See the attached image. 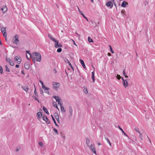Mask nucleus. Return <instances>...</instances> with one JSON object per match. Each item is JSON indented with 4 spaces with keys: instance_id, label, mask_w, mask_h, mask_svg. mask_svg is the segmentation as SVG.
Masks as SVG:
<instances>
[{
    "instance_id": "obj_20",
    "label": "nucleus",
    "mask_w": 155,
    "mask_h": 155,
    "mask_svg": "<svg viewBox=\"0 0 155 155\" xmlns=\"http://www.w3.org/2000/svg\"><path fill=\"white\" fill-rule=\"evenodd\" d=\"M43 109L45 112V113L47 114L48 115L49 114V113L48 112L47 109L44 106L43 107Z\"/></svg>"
},
{
    "instance_id": "obj_6",
    "label": "nucleus",
    "mask_w": 155,
    "mask_h": 155,
    "mask_svg": "<svg viewBox=\"0 0 155 155\" xmlns=\"http://www.w3.org/2000/svg\"><path fill=\"white\" fill-rule=\"evenodd\" d=\"M42 119L43 120L45 121L46 124H50V120L49 119H48L47 116H43L42 117Z\"/></svg>"
},
{
    "instance_id": "obj_50",
    "label": "nucleus",
    "mask_w": 155,
    "mask_h": 155,
    "mask_svg": "<svg viewBox=\"0 0 155 155\" xmlns=\"http://www.w3.org/2000/svg\"><path fill=\"white\" fill-rule=\"evenodd\" d=\"M33 98L35 100L37 101V100H38V99L35 96H33Z\"/></svg>"
},
{
    "instance_id": "obj_15",
    "label": "nucleus",
    "mask_w": 155,
    "mask_h": 155,
    "mask_svg": "<svg viewBox=\"0 0 155 155\" xmlns=\"http://www.w3.org/2000/svg\"><path fill=\"white\" fill-rule=\"evenodd\" d=\"M62 104H60V106L61 107V110L62 112L65 113V110L64 109V107L62 105Z\"/></svg>"
},
{
    "instance_id": "obj_26",
    "label": "nucleus",
    "mask_w": 155,
    "mask_h": 155,
    "mask_svg": "<svg viewBox=\"0 0 155 155\" xmlns=\"http://www.w3.org/2000/svg\"><path fill=\"white\" fill-rule=\"evenodd\" d=\"M53 106L54 107H56L59 110V109L58 107V106H57V104H56L55 102H53Z\"/></svg>"
},
{
    "instance_id": "obj_21",
    "label": "nucleus",
    "mask_w": 155,
    "mask_h": 155,
    "mask_svg": "<svg viewBox=\"0 0 155 155\" xmlns=\"http://www.w3.org/2000/svg\"><path fill=\"white\" fill-rule=\"evenodd\" d=\"M69 112L71 116L72 115V112L73 111V109L71 106H70L69 107Z\"/></svg>"
},
{
    "instance_id": "obj_22",
    "label": "nucleus",
    "mask_w": 155,
    "mask_h": 155,
    "mask_svg": "<svg viewBox=\"0 0 155 155\" xmlns=\"http://www.w3.org/2000/svg\"><path fill=\"white\" fill-rule=\"evenodd\" d=\"M118 127L119 129L122 131V132L123 133L124 135L126 137H127V135L123 131L122 129L121 128L119 125H118Z\"/></svg>"
},
{
    "instance_id": "obj_4",
    "label": "nucleus",
    "mask_w": 155,
    "mask_h": 155,
    "mask_svg": "<svg viewBox=\"0 0 155 155\" xmlns=\"http://www.w3.org/2000/svg\"><path fill=\"white\" fill-rule=\"evenodd\" d=\"M54 42H55L54 46L56 48H58L59 47H62V45L61 44H59L58 41L56 40Z\"/></svg>"
},
{
    "instance_id": "obj_49",
    "label": "nucleus",
    "mask_w": 155,
    "mask_h": 155,
    "mask_svg": "<svg viewBox=\"0 0 155 155\" xmlns=\"http://www.w3.org/2000/svg\"><path fill=\"white\" fill-rule=\"evenodd\" d=\"M117 78L118 79H120V78H121V77L120 75H117Z\"/></svg>"
},
{
    "instance_id": "obj_23",
    "label": "nucleus",
    "mask_w": 155,
    "mask_h": 155,
    "mask_svg": "<svg viewBox=\"0 0 155 155\" xmlns=\"http://www.w3.org/2000/svg\"><path fill=\"white\" fill-rule=\"evenodd\" d=\"M90 142V140L88 138H86V143L87 145L89 147H90V146L89 145V144Z\"/></svg>"
},
{
    "instance_id": "obj_19",
    "label": "nucleus",
    "mask_w": 155,
    "mask_h": 155,
    "mask_svg": "<svg viewBox=\"0 0 155 155\" xmlns=\"http://www.w3.org/2000/svg\"><path fill=\"white\" fill-rule=\"evenodd\" d=\"M48 38L51 40H52L53 41H54L56 40L55 38H53L52 36L50 34H48Z\"/></svg>"
},
{
    "instance_id": "obj_29",
    "label": "nucleus",
    "mask_w": 155,
    "mask_h": 155,
    "mask_svg": "<svg viewBox=\"0 0 155 155\" xmlns=\"http://www.w3.org/2000/svg\"><path fill=\"white\" fill-rule=\"evenodd\" d=\"M1 31L2 33H3V32H6L5 28H2L1 29Z\"/></svg>"
},
{
    "instance_id": "obj_41",
    "label": "nucleus",
    "mask_w": 155,
    "mask_h": 155,
    "mask_svg": "<svg viewBox=\"0 0 155 155\" xmlns=\"http://www.w3.org/2000/svg\"><path fill=\"white\" fill-rule=\"evenodd\" d=\"M49 89V88H48V90H44L45 91H46L45 92L48 94H49V91H48Z\"/></svg>"
},
{
    "instance_id": "obj_43",
    "label": "nucleus",
    "mask_w": 155,
    "mask_h": 155,
    "mask_svg": "<svg viewBox=\"0 0 155 155\" xmlns=\"http://www.w3.org/2000/svg\"><path fill=\"white\" fill-rule=\"evenodd\" d=\"M140 134V135H139V137L141 139V140H143L142 134L140 133V134Z\"/></svg>"
},
{
    "instance_id": "obj_3",
    "label": "nucleus",
    "mask_w": 155,
    "mask_h": 155,
    "mask_svg": "<svg viewBox=\"0 0 155 155\" xmlns=\"http://www.w3.org/2000/svg\"><path fill=\"white\" fill-rule=\"evenodd\" d=\"M15 61H17V63L18 64H19L21 63V58L19 56H17L15 57Z\"/></svg>"
},
{
    "instance_id": "obj_36",
    "label": "nucleus",
    "mask_w": 155,
    "mask_h": 155,
    "mask_svg": "<svg viewBox=\"0 0 155 155\" xmlns=\"http://www.w3.org/2000/svg\"><path fill=\"white\" fill-rule=\"evenodd\" d=\"M84 92L86 94H87L88 93V91L87 89V88H84Z\"/></svg>"
},
{
    "instance_id": "obj_60",
    "label": "nucleus",
    "mask_w": 155,
    "mask_h": 155,
    "mask_svg": "<svg viewBox=\"0 0 155 155\" xmlns=\"http://www.w3.org/2000/svg\"><path fill=\"white\" fill-rule=\"evenodd\" d=\"M125 12V11H121V13L123 15V14H124V13Z\"/></svg>"
},
{
    "instance_id": "obj_45",
    "label": "nucleus",
    "mask_w": 155,
    "mask_h": 155,
    "mask_svg": "<svg viewBox=\"0 0 155 155\" xmlns=\"http://www.w3.org/2000/svg\"><path fill=\"white\" fill-rule=\"evenodd\" d=\"M26 53H27L28 54H29L30 56V55L32 56V54H31L30 53V51H26Z\"/></svg>"
},
{
    "instance_id": "obj_2",
    "label": "nucleus",
    "mask_w": 155,
    "mask_h": 155,
    "mask_svg": "<svg viewBox=\"0 0 155 155\" xmlns=\"http://www.w3.org/2000/svg\"><path fill=\"white\" fill-rule=\"evenodd\" d=\"M53 85L54 86L53 87V89L56 90H58L60 85L59 83L56 82H53Z\"/></svg>"
},
{
    "instance_id": "obj_33",
    "label": "nucleus",
    "mask_w": 155,
    "mask_h": 155,
    "mask_svg": "<svg viewBox=\"0 0 155 155\" xmlns=\"http://www.w3.org/2000/svg\"><path fill=\"white\" fill-rule=\"evenodd\" d=\"M109 47H110V52L112 53H114V51H113V49H112V48L111 47V46L110 45H109Z\"/></svg>"
},
{
    "instance_id": "obj_61",
    "label": "nucleus",
    "mask_w": 155,
    "mask_h": 155,
    "mask_svg": "<svg viewBox=\"0 0 155 155\" xmlns=\"http://www.w3.org/2000/svg\"><path fill=\"white\" fill-rule=\"evenodd\" d=\"M56 120H57V122H58L59 123V119L58 118V119H56Z\"/></svg>"
},
{
    "instance_id": "obj_59",
    "label": "nucleus",
    "mask_w": 155,
    "mask_h": 155,
    "mask_svg": "<svg viewBox=\"0 0 155 155\" xmlns=\"http://www.w3.org/2000/svg\"><path fill=\"white\" fill-rule=\"evenodd\" d=\"M21 73L23 74L24 75H25V74L24 72V71H21Z\"/></svg>"
},
{
    "instance_id": "obj_25",
    "label": "nucleus",
    "mask_w": 155,
    "mask_h": 155,
    "mask_svg": "<svg viewBox=\"0 0 155 155\" xmlns=\"http://www.w3.org/2000/svg\"><path fill=\"white\" fill-rule=\"evenodd\" d=\"M88 41L89 42L91 43V42H93V41L92 39H91L90 37L89 36L88 37Z\"/></svg>"
},
{
    "instance_id": "obj_55",
    "label": "nucleus",
    "mask_w": 155,
    "mask_h": 155,
    "mask_svg": "<svg viewBox=\"0 0 155 155\" xmlns=\"http://www.w3.org/2000/svg\"><path fill=\"white\" fill-rule=\"evenodd\" d=\"M55 117L56 119L59 118V117L58 115V116H55Z\"/></svg>"
},
{
    "instance_id": "obj_12",
    "label": "nucleus",
    "mask_w": 155,
    "mask_h": 155,
    "mask_svg": "<svg viewBox=\"0 0 155 155\" xmlns=\"http://www.w3.org/2000/svg\"><path fill=\"white\" fill-rule=\"evenodd\" d=\"M128 5V3L125 1H124L122 3L121 5V7L123 8H125L126 7V5Z\"/></svg>"
},
{
    "instance_id": "obj_57",
    "label": "nucleus",
    "mask_w": 155,
    "mask_h": 155,
    "mask_svg": "<svg viewBox=\"0 0 155 155\" xmlns=\"http://www.w3.org/2000/svg\"><path fill=\"white\" fill-rule=\"evenodd\" d=\"M19 65H18V64H16V66H15V67H16V68H19Z\"/></svg>"
},
{
    "instance_id": "obj_17",
    "label": "nucleus",
    "mask_w": 155,
    "mask_h": 155,
    "mask_svg": "<svg viewBox=\"0 0 155 155\" xmlns=\"http://www.w3.org/2000/svg\"><path fill=\"white\" fill-rule=\"evenodd\" d=\"M80 62L81 63V64H82V66L83 67V68L84 69H85L86 67L85 64L84 63V61L83 60H81V59H80Z\"/></svg>"
},
{
    "instance_id": "obj_46",
    "label": "nucleus",
    "mask_w": 155,
    "mask_h": 155,
    "mask_svg": "<svg viewBox=\"0 0 155 155\" xmlns=\"http://www.w3.org/2000/svg\"><path fill=\"white\" fill-rule=\"evenodd\" d=\"M58 96H54L53 97V98H54L55 100H56L58 98Z\"/></svg>"
},
{
    "instance_id": "obj_10",
    "label": "nucleus",
    "mask_w": 155,
    "mask_h": 155,
    "mask_svg": "<svg viewBox=\"0 0 155 155\" xmlns=\"http://www.w3.org/2000/svg\"><path fill=\"white\" fill-rule=\"evenodd\" d=\"M42 116V113L41 112H38L37 114V116L38 120H39Z\"/></svg>"
},
{
    "instance_id": "obj_1",
    "label": "nucleus",
    "mask_w": 155,
    "mask_h": 155,
    "mask_svg": "<svg viewBox=\"0 0 155 155\" xmlns=\"http://www.w3.org/2000/svg\"><path fill=\"white\" fill-rule=\"evenodd\" d=\"M30 57L34 62L36 61H37L40 62L41 61V55L39 52H33L32 54V56L30 55Z\"/></svg>"
},
{
    "instance_id": "obj_31",
    "label": "nucleus",
    "mask_w": 155,
    "mask_h": 155,
    "mask_svg": "<svg viewBox=\"0 0 155 155\" xmlns=\"http://www.w3.org/2000/svg\"><path fill=\"white\" fill-rule=\"evenodd\" d=\"M123 75H124L126 78H127V77H128V76H127L126 75V73L125 72V70H124L123 71Z\"/></svg>"
},
{
    "instance_id": "obj_54",
    "label": "nucleus",
    "mask_w": 155,
    "mask_h": 155,
    "mask_svg": "<svg viewBox=\"0 0 155 155\" xmlns=\"http://www.w3.org/2000/svg\"><path fill=\"white\" fill-rule=\"evenodd\" d=\"M94 71L92 72V76H94Z\"/></svg>"
},
{
    "instance_id": "obj_16",
    "label": "nucleus",
    "mask_w": 155,
    "mask_h": 155,
    "mask_svg": "<svg viewBox=\"0 0 155 155\" xmlns=\"http://www.w3.org/2000/svg\"><path fill=\"white\" fill-rule=\"evenodd\" d=\"M21 87L23 89V90L26 92H27L28 91L29 89L28 87V86H21Z\"/></svg>"
},
{
    "instance_id": "obj_8",
    "label": "nucleus",
    "mask_w": 155,
    "mask_h": 155,
    "mask_svg": "<svg viewBox=\"0 0 155 155\" xmlns=\"http://www.w3.org/2000/svg\"><path fill=\"white\" fill-rule=\"evenodd\" d=\"M90 148L91 150L93 151L94 153L96 154V150L94 145L91 144L90 146Z\"/></svg>"
},
{
    "instance_id": "obj_18",
    "label": "nucleus",
    "mask_w": 155,
    "mask_h": 155,
    "mask_svg": "<svg viewBox=\"0 0 155 155\" xmlns=\"http://www.w3.org/2000/svg\"><path fill=\"white\" fill-rule=\"evenodd\" d=\"M40 81V83L42 85V87L43 89H44V90H48V87H45V86L44 85L42 81Z\"/></svg>"
},
{
    "instance_id": "obj_28",
    "label": "nucleus",
    "mask_w": 155,
    "mask_h": 155,
    "mask_svg": "<svg viewBox=\"0 0 155 155\" xmlns=\"http://www.w3.org/2000/svg\"><path fill=\"white\" fill-rule=\"evenodd\" d=\"M105 139L107 140V141L108 142V143H109L110 145V146H111V142H110V140H109L108 139V138H107L106 137H105Z\"/></svg>"
},
{
    "instance_id": "obj_48",
    "label": "nucleus",
    "mask_w": 155,
    "mask_h": 155,
    "mask_svg": "<svg viewBox=\"0 0 155 155\" xmlns=\"http://www.w3.org/2000/svg\"><path fill=\"white\" fill-rule=\"evenodd\" d=\"M88 22H90V21H91L92 23H93V20H89H89H86Z\"/></svg>"
},
{
    "instance_id": "obj_35",
    "label": "nucleus",
    "mask_w": 155,
    "mask_h": 155,
    "mask_svg": "<svg viewBox=\"0 0 155 155\" xmlns=\"http://www.w3.org/2000/svg\"><path fill=\"white\" fill-rule=\"evenodd\" d=\"M62 51V49L61 48H58L57 50V52L58 53L61 52Z\"/></svg>"
},
{
    "instance_id": "obj_24",
    "label": "nucleus",
    "mask_w": 155,
    "mask_h": 155,
    "mask_svg": "<svg viewBox=\"0 0 155 155\" xmlns=\"http://www.w3.org/2000/svg\"><path fill=\"white\" fill-rule=\"evenodd\" d=\"M51 117L52 118V120L54 121V124L56 126H57L58 127V125L57 124V123L56 122V121H55L54 118V117L52 115H51Z\"/></svg>"
},
{
    "instance_id": "obj_63",
    "label": "nucleus",
    "mask_w": 155,
    "mask_h": 155,
    "mask_svg": "<svg viewBox=\"0 0 155 155\" xmlns=\"http://www.w3.org/2000/svg\"><path fill=\"white\" fill-rule=\"evenodd\" d=\"M21 85V84H20V83H18V86H20Z\"/></svg>"
},
{
    "instance_id": "obj_53",
    "label": "nucleus",
    "mask_w": 155,
    "mask_h": 155,
    "mask_svg": "<svg viewBox=\"0 0 155 155\" xmlns=\"http://www.w3.org/2000/svg\"><path fill=\"white\" fill-rule=\"evenodd\" d=\"M40 93H41V94H43V90L42 89L41 90Z\"/></svg>"
},
{
    "instance_id": "obj_52",
    "label": "nucleus",
    "mask_w": 155,
    "mask_h": 155,
    "mask_svg": "<svg viewBox=\"0 0 155 155\" xmlns=\"http://www.w3.org/2000/svg\"><path fill=\"white\" fill-rule=\"evenodd\" d=\"M58 114L56 113H55L54 114V117H55V116H58Z\"/></svg>"
},
{
    "instance_id": "obj_64",
    "label": "nucleus",
    "mask_w": 155,
    "mask_h": 155,
    "mask_svg": "<svg viewBox=\"0 0 155 155\" xmlns=\"http://www.w3.org/2000/svg\"><path fill=\"white\" fill-rule=\"evenodd\" d=\"M0 45H2V43L1 41H0Z\"/></svg>"
},
{
    "instance_id": "obj_51",
    "label": "nucleus",
    "mask_w": 155,
    "mask_h": 155,
    "mask_svg": "<svg viewBox=\"0 0 155 155\" xmlns=\"http://www.w3.org/2000/svg\"><path fill=\"white\" fill-rule=\"evenodd\" d=\"M69 66L71 67V68L72 69L73 71H74V68H73V66H72L71 64H70V65H69Z\"/></svg>"
},
{
    "instance_id": "obj_27",
    "label": "nucleus",
    "mask_w": 155,
    "mask_h": 155,
    "mask_svg": "<svg viewBox=\"0 0 155 155\" xmlns=\"http://www.w3.org/2000/svg\"><path fill=\"white\" fill-rule=\"evenodd\" d=\"M57 102L58 103V104H59L60 105V104H62V103H60V101H61V99H60L59 97H58L56 100Z\"/></svg>"
},
{
    "instance_id": "obj_62",
    "label": "nucleus",
    "mask_w": 155,
    "mask_h": 155,
    "mask_svg": "<svg viewBox=\"0 0 155 155\" xmlns=\"http://www.w3.org/2000/svg\"><path fill=\"white\" fill-rule=\"evenodd\" d=\"M114 3V5L116 7V3H115L114 2V3Z\"/></svg>"
},
{
    "instance_id": "obj_11",
    "label": "nucleus",
    "mask_w": 155,
    "mask_h": 155,
    "mask_svg": "<svg viewBox=\"0 0 155 155\" xmlns=\"http://www.w3.org/2000/svg\"><path fill=\"white\" fill-rule=\"evenodd\" d=\"M6 59L7 61L8 62L10 65L12 66H13L14 65V63L12 60L11 59L8 58V59H7L6 58Z\"/></svg>"
},
{
    "instance_id": "obj_9",
    "label": "nucleus",
    "mask_w": 155,
    "mask_h": 155,
    "mask_svg": "<svg viewBox=\"0 0 155 155\" xmlns=\"http://www.w3.org/2000/svg\"><path fill=\"white\" fill-rule=\"evenodd\" d=\"M1 10L2 11L3 13H5L7 12L8 10L7 8L5 5L3 6Z\"/></svg>"
},
{
    "instance_id": "obj_7",
    "label": "nucleus",
    "mask_w": 155,
    "mask_h": 155,
    "mask_svg": "<svg viewBox=\"0 0 155 155\" xmlns=\"http://www.w3.org/2000/svg\"><path fill=\"white\" fill-rule=\"evenodd\" d=\"M106 5L107 7H110V8H112L113 7V4L111 2L109 1L106 3Z\"/></svg>"
},
{
    "instance_id": "obj_5",
    "label": "nucleus",
    "mask_w": 155,
    "mask_h": 155,
    "mask_svg": "<svg viewBox=\"0 0 155 155\" xmlns=\"http://www.w3.org/2000/svg\"><path fill=\"white\" fill-rule=\"evenodd\" d=\"M15 39L13 40V42L14 44H16L17 45L19 41L18 40V35H16L15 36Z\"/></svg>"
},
{
    "instance_id": "obj_40",
    "label": "nucleus",
    "mask_w": 155,
    "mask_h": 155,
    "mask_svg": "<svg viewBox=\"0 0 155 155\" xmlns=\"http://www.w3.org/2000/svg\"><path fill=\"white\" fill-rule=\"evenodd\" d=\"M53 131L56 133V134H58V130L55 128H54L53 129Z\"/></svg>"
},
{
    "instance_id": "obj_58",
    "label": "nucleus",
    "mask_w": 155,
    "mask_h": 155,
    "mask_svg": "<svg viewBox=\"0 0 155 155\" xmlns=\"http://www.w3.org/2000/svg\"><path fill=\"white\" fill-rule=\"evenodd\" d=\"M72 41H73V42L74 44L75 45L77 46L76 45V44H75V42L74 41V40H72Z\"/></svg>"
},
{
    "instance_id": "obj_37",
    "label": "nucleus",
    "mask_w": 155,
    "mask_h": 155,
    "mask_svg": "<svg viewBox=\"0 0 155 155\" xmlns=\"http://www.w3.org/2000/svg\"><path fill=\"white\" fill-rule=\"evenodd\" d=\"M91 78H92V79L93 82H95L94 76H92Z\"/></svg>"
},
{
    "instance_id": "obj_42",
    "label": "nucleus",
    "mask_w": 155,
    "mask_h": 155,
    "mask_svg": "<svg viewBox=\"0 0 155 155\" xmlns=\"http://www.w3.org/2000/svg\"><path fill=\"white\" fill-rule=\"evenodd\" d=\"M3 35L4 37H5L6 38V36H7V33H6V32H3Z\"/></svg>"
},
{
    "instance_id": "obj_39",
    "label": "nucleus",
    "mask_w": 155,
    "mask_h": 155,
    "mask_svg": "<svg viewBox=\"0 0 155 155\" xmlns=\"http://www.w3.org/2000/svg\"><path fill=\"white\" fill-rule=\"evenodd\" d=\"M3 72V69L1 66L0 67V73L2 74Z\"/></svg>"
},
{
    "instance_id": "obj_38",
    "label": "nucleus",
    "mask_w": 155,
    "mask_h": 155,
    "mask_svg": "<svg viewBox=\"0 0 155 155\" xmlns=\"http://www.w3.org/2000/svg\"><path fill=\"white\" fill-rule=\"evenodd\" d=\"M80 14L82 15L86 19H87V18L85 17V16L84 15L83 13L82 12L81 13H80Z\"/></svg>"
},
{
    "instance_id": "obj_47",
    "label": "nucleus",
    "mask_w": 155,
    "mask_h": 155,
    "mask_svg": "<svg viewBox=\"0 0 155 155\" xmlns=\"http://www.w3.org/2000/svg\"><path fill=\"white\" fill-rule=\"evenodd\" d=\"M66 62L69 65H70V64H71L69 61L68 59H67Z\"/></svg>"
},
{
    "instance_id": "obj_34",
    "label": "nucleus",
    "mask_w": 155,
    "mask_h": 155,
    "mask_svg": "<svg viewBox=\"0 0 155 155\" xmlns=\"http://www.w3.org/2000/svg\"><path fill=\"white\" fill-rule=\"evenodd\" d=\"M5 67L6 68V71H7L8 72H10V70L8 68L7 66L6 65L5 66Z\"/></svg>"
},
{
    "instance_id": "obj_30",
    "label": "nucleus",
    "mask_w": 155,
    "mask_h": 155,
    "mask_svg": "<svg viewBox=\"0 0 155 155\" xmlns=\"http://www.w3.org/2000/svg\"><path fill=\"white\" fill-rule=\"evenodd\" d=\"M34 86H35V90H34V94L36 96H38V94L37 92V91H36V88H35V85L34 84Z\"/></svg>"
},
{
    "instance_id": "obj_14",
    "label": "nucleus",
    "mask_w": 155,
    "mask_h": 155,
    "mask_svg": "<svg viewBox=\"0 0 155 155\" xmlns=\"http://www.w3.org/2000/svg\"><path fill=\"white\" fill-rule=\"evenodd\" d=\"M123 85L125 88H126L128 86L127 81V80H125V81H123Z\"/></svg>"
},
{
    "instance_id": "obj_44",
    "label": "nucleus",
    "mask_w": 155,
    "mask_h": 155,
    "mask_svg": "<svg viewBox=\"0 0 155 155\" xmlns=\"http://www.w3.org/2000/svg\"><path fill=\"white\" fill-rule=\"evenodd\" d=\"M38 143H39V145L40 146H41L42 147H43V144L41 142H39Z\"/></svg>"
},
{
    "instance_id": "obj_13",
    "label": "nucleus",
    "mask_w": 155,
    "mask_h": 155,
    "mask_svg": "<svg viewBox=\"0 0 155 155\" xmlns=\"http://www.w3.org/2000/svg\"><path fill=\"white\" fill-rule=\"evenodd\" d=\"M25 68L26 69H28L30 68V64L28 62H26L24 64Z\"/></svg>"
},
{
    "instance_id": "obj_56",
    "label": "nucleus",
    "mask_w": 155,
    "mask_h": 155,
    "mask_svg": "<svg viewBox=\"0 0 155 155\" xmlns=\"http://www.w3.org/2000/svg\"><path fill=\"white\" fill-rule=\"evenodd\" d=\"M78 11H79L80 13H81L82 12L80 10V9H79V7H78Z\"/></svg>"
},
{
    "instance_id": "obj_32",
    "label": "nucleus",
    "mask_w": 155,
    "mask_h": 155,
    "mask_svg": "<svg viewBox=\"0 0 155 155\" xmlns=\"http://www.w3.org/2000/svg\"><path fill=\"white\" fill-rule=\"evenodd\" d=\"M134 130L139 134L140 133V131L139 130V129L137 127H135L134 129Z\"/></svg>"
}]
</instances>
